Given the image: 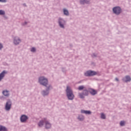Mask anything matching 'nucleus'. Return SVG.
Returning a JSON list of instances; mask_svg holds the SVG:
<instances>
[{"mask_svg": "<svg viewBox=\"0 0 131 131\" xmlns=\"http://www.w3.org/2000/svg\"><path fill=\"white\" fill-rule=\"evenodd\" d=\"M66 92L69 100H73L74 99V95H73V92L70 86H67Z\"/></svg>", "mask_w": 131, "mask_h": 131, "instance_id": "obj_1", "label": "nucleus"}, {"mask_svg": "<svg viewBox=\"0 0 131 131\" xmlns=\"http://www.w3.org/2000/svg\"><path fill=\"white\" fill-rule=\"evenodd\" d=\"M39 82L42 85L47 86L48 83V79L45 77H40L39 78Z\"/></svg>", "mask_w": 131, "mask_h": 131, "instance_id": "obj_2", "label": "nucleus"}, {"mask_svg": "<svg viewBox=\"0 0 131 131\" xmlns=\"http://www.w3.org/2000/svg\"><path fill=\"white\" fill-rule=\"evenodd\" d=\"M79 97L81 99H83L84 98V96H88L89 95V91L86 90L83 91V93H79Z\"/></svg>", "mask_w": 131, "mask_h": 131, "instance_id": "obj_3", "label": "nucleus"}, {"mask_svg": "<svg viewBox=\"0 0 131 131\" xmlns=\"http://www.w3.org/2000/svg\"><path fill=\"white\" fill-rule=\"evenodd\" d=\"M113 10L116 14H119L121 12V9L119 6H116V7H114Z\"/></svg>", "mask_w": 131, "mask_h": 131, "instance_id": "obj_4", "label": "nucleus"}, {"mask_svg": "<svg viewBox=\"0 0 131 131\" xmlns=\"http://www.w3.org/2000/svg\"><path fill=\"white\" fill-rule=\"evenodd\" d=\"M96 74L97 72H96L95 71H87L86 72H85V73H84V75L85 76H93V75H96Z\"/></svg>", "mask_w": 131, "mask_h": 131, "instance_id": "obj_5", "label": "nucleus"}, {"mask_svg": "<svg viewBox=\"0 0 131 131\" xmlns=\"http://www.w3.org/2000/svg\"><path fill=\"white\" fill-rule=\"evenodd\" d=\"M12 105V103L10 101H8V102H7L6 103V107H5V109L7 111H9L11 109V106Z\"/></svg>", "mask_w": 131, "mask_h": 131, "instance_id": "obj_6", "label": "nucleus"}, {"mask_svg": "<svg viewBox=\"0 0 131 131\" xmlns=\"http://www.w3.org/2000/svg\"><path fill=\"white\" fill-rule=\"evenodd\" d=\"M28 117L26 116V115H22L21 117H20V121L21 122H25L27 120Z\"/></svg>", "mask_w": 131, "mask_h": 131, "instance_id": "obj_7", "label": "nucleus"}, {"mask_svg": "<svg viewBox=\"0 0 131 131\" xmlns=\"http://www.w3.org/2000/svg\"><path fill=\"white\" fill-rule=\"evenodd\" d=\"M89 92L91 94V95H96L97 92V91H95V90H94L93 89H89Z\"/></svg>", "mask_w": 131, "mask_h": 131, "instance_id": "obj_8", "label": "nucleus"}, {"mask_svg": "<svg viewBox=\"0 0 131 131\" xmlns=\"http://www.w3.org/2000/svg\"><path fill=\"white\" fill-rule=\"evenodd\" d=\"M21 40H20V39H19V38H17V37H15V38H14V43L15 45H19V42H20Z\"/></svg>", "mask_w": 131, "mask_h": 131, "instance_id": "obj_9", "label": "nucleus"}, {"mask_svg": "<svg viewBox=\"0 0 131 131\" xmlns=\"http://www.w3.org/2000/svg\"><path fill=\"white\" fill-rule=\"evenodd\" d=\"M64 20L62 19V18H59V24L61 28H64V25H63L62 23H64Z\"/></svg>", "mask_w": 131, "mask_h": 131, "instance_id": "obj_10", "label": "nucleus"}, {"mask_svg": "<svg viewBox=\"0 0 131 131\" xmlns=\"http://www.w3.org/2000/svg\"><path fill=\"white\" fill-rule=\"evenodd\" d=\"M6 73H7V72H6V71H3V72H2V73H1V74H0V81L4 77L5 75L6 74Z\"/></svg>", "mask_w": 131, "mask_h": 131, "instance_id": "obj_11", "label": "nucleus"}, {"mask_svg": "<svg viewBox=\"0 0 131 131\" xmlns=\"http://www.w3.org/2000/svg\"><path fill=\"white\" fill-rule=\"evenodd\" d=\"M45 121L46 122V127L47 128H50L51 126V123H49V122H48V121H47L46 120H45Z\"/></svg>", "mask_w": 131, "mask_h": 131, "instance_id": "obj_12", "label": "nucleus"}, {"mask_svg": "<svg viewBox=\"0 0 131 131\" xmlns=\"http://www.w3.org/2000/svg\"><path fill=\"white\" fill-rule=\"evenodd\" d=\"M81 113H84L85 114H91V111L87 110H81Z\"/></svg>", "mask_w": 131, "mask_h": 131, "instance_id": "obj_13", "label": "nucleus"}, {"mask_svg": "<svg viewBox=\"0 0 131 131\" xmlns=\"http://www.w3.org/2000/svg\"><path fill=\"white\" fill-rule=\"evenodd\" d=\"M125 79H123V80H124L125 82H127V81H130L131 78L130 76H125Z\"/></svg>", "mask_w": 131, "mask_h": 131, "instance_id": "obj_14", "label": "nucleus"}, {"mask_svg": "<svg viewBox=\"0 0 131 131\" xmlns=\"http://www.w3.org/2000/svg\"><path fill=\"white\" fill-rule=\"evenodd\" d=\"M8 129L5 126H3L2 125H0V131H7Z\"/></svg>", "mask_w": 131, "mask_h": 131, "instance_id": "obj_15", "label": "nucleus"}, {"mask_svg": "<svg viewBox=\"0 0 131 131\" xmlns=\"http://www.w3.org/2000/svg\"><path fill=\"white\" fill-rule=\"evenodd\" d=\"M3 94L4 96L8 97L9 96V92L8 91H4Z\"/></svg>", "mask_w": 131, "mask_h": 131, "instance_id": "obj_16", "label": "nucleus"}, {"mask_svg": "<svg viewBox=\"0 0 131 131\" xmlns=\"http://www.w3.org/2000/svg\"><path fill=\"white\" fill-rule=\"evenodd\" d=\"M89 0H81L80 3H81V4H84V3H89Z\"/></svg>", "mask_w": 131, "mask_h": 131, "instance_id": "obj_17", "label": "nucleus"}, {"mask_svg": "<svg viewBox=\"0 0 131 131\" xmlns=\"http://www.w3.org/2000/svg\"><path fill=\"white\" fill-rule=\"evenodd\" d=\"M63 12H64V14H66V15H68V14H69V12L68 10H67V9H63Z\"/></svg>", "mask_w": 131, "mask_h": 131, "instance_id": "obj_18", "label": "nucleus"}, {"mask_svg": "<svg viewBox=\"0 0 131 131\" xmlns=\"http://www.w3.org/2000/svg\"><path fill=\"white\" fill-rule=\"evenodd\" d=\"M84 118V116H82V115H80L78 117V119L79 120H83Z\"/></svg>", "mask_w": 131, "mask_h": 131, "instance_id": "obj_19", "label": "nucleus"}, {"mask_svg": "<svg viewBox=\"0 0 131 131\" xmlns=\"http://www.w3.org/2000/svg\"><path fill=\"white\" fill-rule=\"evenodd\" d=\"M48 94H49V92L48 91L45 92V91H43L42 92V95H43V96H46L47 95H48Z\"/></svg>", "mask_w": 131, "mask_h": 131, "instance_id": "obj_20", "label": "nucleus"}, {"mask_svg": "<svg viewBox=\"0 0 131 131\" xmlns=\"http://www.w3.org/2000/svg\"><path fill=\"white\" fill-rule=\"evenodd\" d=\"M101 118H102L103 119H105V118H106V116H105V114H104L103 113H101Z\"/></svg>", "mask_w": 131, "mask_h": 131, "instance_id": "obj_21", "label": "nucleus"}, {"mask_svg": "<svg viewBox=\"0 0 131 131\" xmlns=\"http://www.w3.org/2000/svg\"><path fill=\"white\" fill-rule=\"evenodd\" d=\"M44 123L43 121H40L38 123L39 126H42L43 124Z\"/></svg>", "mask_w": 131, "mask_h": 131, "instance_id": "obj_22", "label": "nucleus"}, {"mask_svg": "<svg viewBox=\"0 0 131 131\" xmlns=\"http://www.w3.org/2000/svg\"><path fill=\"white\" fill-rule=\"evenodd\" d=\"M84 86L83 85H80L78 87L79 91H81L82 90H83Z\"/></svg>", "mask_w": 131, "mask_h": 131, "instance_id": "obj_23", "label": "nucleus"}, {"mask_svg": "<svg viewBox=\"0 0 131 131\" xmlns=\"http://www.w3.org/2000/svg\"><path fill=\"white\" fill-rule=\"evenodd\" d=\"M0 14H5V11H4V10H0Z\"/></svg>", "mask_w": 131, "mask_h": 131, "instance_id": "obj_24", "label": "nucleus"}, {"mask_svg": "<svg viewBox=\"0 0 131 131\" xmlns=\"http://www.w3.org/2000/svg\"><path fill=\"white\" fill-rule=\"evenodd\" d=\"M120 124L121 126H123L125 124V121H121Z\"/></svg>", "mask_w": 131, "mask_h": 131, "instance_id": "obj_25", "label": "nucleus"}, {"mask_svg": "<svg viewBox=\"0 0 131 131\" xmlns=\"http://www.w3.org/2000/svg\"><path fill=\"white\" fill-rule=\"evenodd\" d=\"M31 51L34 52L36 51V49L35 48H32V49L31 50Z\"/></svg>", "mask_w": 131, "mask_h": 131, "instance_id": "obj_26", "label": "nucleus"}, {"mask_svg": "<svg viewBox=\"0 0 131 131\" xmlns=\"http://www.w3.org/2000/svg\"><path fill=\"white\" fill-rule=\"evenodd\" d=\"M3 45L1 44V43H0V50L3 49Z\"/></svg>", "mask_w": 131, "mask_h": 131, "instance_id": "obj_27", "label": "nucleus"}, {"mask_svg": "<svg viewBox=\"0 0 131 131\" xmlns=\"http://www.w3.org/2000/svg\"><path fill=\"white\" fill-rule=\"evenodd\" d=\"M1 2H5L6 0H0Z\"/></svg>", "mask_w": 131, "mask_h": 131, "instance_id": "obj_28", "label": "nucleus"}, {"mask_svg": "<svg viewBox=\"0 0 131 131\" xmlns=\"http://www.w3.org/2000/svg\"><path fill=\"white\" fill-rule=\"evenodd\" d=\"M116 80H117V81H119L118 78H116Z\"/></svg>", "mask_w": 131, "mask_h": 131, "instance_id": "obj_29", "label": "nucleus"}]
</instances>
